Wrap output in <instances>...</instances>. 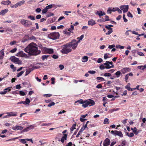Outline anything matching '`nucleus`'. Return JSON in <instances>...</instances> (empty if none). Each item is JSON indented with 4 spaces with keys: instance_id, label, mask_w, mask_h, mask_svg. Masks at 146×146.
Here are the masks:
<instances>
[{
    "instance_id": "f257e3e1",
    "label": "nucleus",
    "mask_w": 146,
    "mask_h": 146,
    "mask_svg": "<svg viewBox=\"0 0 146 146\" xmlns=\"http://www.w3.org/2000/svg\"><path fill=\"white\" fill-rule=\"evenodd\" d=\"M35 44L31 43L24 49V51L31 55H36L40 54V51L38 50Z\"/></svg>"
},
{
    "instance_id": "f03ea898",
    "label": "nucleus",
    "mask_w": 146,
    "mask_h": 146,
    "mask_svg": "<svg viewBox=\"0 0 146 146\" xmlns=\"http://www.w3.org/2000/svg\"><path fill=\"white\" fill-rule=\"evenodd\" d=\"M75 102V103L79 102L80 104H82V106L84 108L88 106H93L95 104L94 101L90 99L86 101H83L81 99L76 101Z\"/></svg>"
},
{
    "instance_id": "7ed1b4c3",
    "label": "nucleus",
    "mask_w": 146,
    "mask_h": 146,
    "mask_svg": "<svg viewBox=\"0 0 146 146\" xmlns=\"http://www.w3.org/2000/svg\"><path fill=\"white\" fill-rule=\"evenodd\" d=\"M62 49L60 52L63 54H67L72 51V49L71 48L68 43L62 45Z\"/></svg>"
},
{
    "instance_id": "20e7f679",
    "label": "nucleus",
    "mask_w": 146,
    "mask_h": 146,
    "mask_svg": "<svg viewBox=\"0 0 146 146\" xmlns=\"http://www.w3.org/2000/svg\"><path fill=\"white\" fill-rule=\"evenodd\" d=\"M60 36L58 32H54L49 34L48 37L52 40H56Z\"/></svg>"
},
{
    "instance_id": "39448f33",
    "label": "nucleus",
    "mask_w": 146,
    "mask_h": 146,
    "mask_svg": "<svg viewBox=\"0 0 146 146\" xmlns=\"http://www.w3.org/2000/svg\"><path fill=\"white\" fill-rule=\"evenodd\" d=\"M78 43L76 40L73 39L71 42L68 43V44L71 48L75 50L77 46Z\"/></svg>"
},
{
    "instance_id": "423d86ee",
    "label": "nucleus",
    "mask_w": 146,
    "mask_h": 146,
    "mask_svg": "<svg viewBox=\"0 0 146 146\" xmlns=\"http://www.w3.org/2000/svg\"><path fill=\"white\" fill-rule=\"evenodd\" d=\"M21 23L25 27H29L32 25V23L31 21L24 19L21 20Z\"/></svg>"
},
{
    "instance_id": "0eeeda50",
    "label": "nucleus",
    "mask_w": 146,
    "mask_h": 146,
    "mask_svg": "<svg viewBox=\"0 0 146 146\" xmlns=\"http://www.w3.org/2000/svg\"><path fill=\"white\" fill-rule=\"evenodd\" d=\"M104 64L106 66V68L107 69L113 68L114 67V66L112 62H109L107 61L106 63Z\"/></svg>"
},
{
    "instance_id": "6e6552de",
    "label": "nucleus",
    "mask_w": 146,
    "mask_h": 146,
    "mask_svg": "<svg viewBox=\"0 0 146 146\" xmlns=\"http://www.w3.org/2000/svg\"><path fill=\"white\" fill-rule=\"evenodd\" d=\"M111 133L115 136L117 135L120 137H122L123 136V135L122 132L120 131H118L117 130L113 131L112 130L111 131Z\"/></svg>"
},
{
    "instance_id": "1a4fd4ad",
    "label": "nucleus",
    "mask_w": 146,
    "mask_h": 146,
    "mask_svg": "<svg viewBox=\"0 0 146 146\" xmlns=\"http://www.w3.org/2000/svg\"><path fill=\"white\" fill-rule=\"evenodd\" d=\"M11 61L19 64H22L21 61L20 60L19 58L16 57L15 56H13L12 57Z\"/></svg>"
},
{
    "instance_id": "9d476101",
    "label": "nucleus",
    "mask_w": 146,
    "mask_h": 146,
    "mask_svg": "<svg viewBox=\"0 0 146 146\" xmlns=\"http://www.w3.org/2000/svg\"><path fill=\"white\" fill-rule=\"evenodd\" d=\"M119 8L121 10L123 11V13H125L128 11L129 6L128 5H123L120 6Z\"/></svg>"
},
{
    "instance_id": "9b49d317",
    "label": "nucleus",
    "mask_w": 146,
    "mask_h": 146,
    "mask_svg": "<svg viewBox=\"0 0 146 146\" xmlns=\"http://www.w3.org/2000/svg\"><path fill=\"white\" fill-rule=\"evenodd\" d=\"M6 114H8V115L10 117L12 116L15 117L17 115V113L15 111L7 112L6 113Z\"/></svg>"
},
{
    "instance_id": "f8f14e48",
    "label": "nucleus",
    "mask_w": 146,
    "mask_h": 146,
    "mask_svg": "<svg viewBox=\"0 0 146 146\" xmlns=\"http://www.w3.org/2000/svg\"><path fill=\"white\" fill-rule=\"evenodd\" d=\"M110 143V141L109 139L107 138L104 141L103 145L104 146L108 145V146Z\"/></svg>"
},
{
    "instance_id": "ddd939ff",
    "label": "nucleus",
    "mask_w": 146,
    "mask_h": 146,
    "mask_svg": "<svg viewBox=\"0 0 146 146\" xmlns=\"http://www.w3.org/2000/svg\"><path fill=\"white\" fill-rule=\"evenodd\" d=\"M33 126L32 125H31L29 127H27L24 129L23 131L24 132H27L29 131L30 130L33 129Z\"/></svg>"
},
{
    "instance_id": "4468645a",
    "label": "nucleus",
    "mask_w": 146,
    "mask_h": 146,
    "mask_svg": "<svg viewBox=\"0 0 146 146\" xmlns=\"http://www.w3.org/2000/svg\"><path fill=\"white\" fill-rule=\"evenodd\" d=\"M25 55V53H23V51H21L17 54L16 56H18L24 57Z\"/></svg>"
},
{
    "instance_id": "2eb2a0df",
    "label": "nucleus",
    "mask_w": 146,
    "mask_h": 146,
    "mask_svg": "<svg viewBox=\"0 0 146 146\" xmlns=\"http://www.w3.org/2000/svg\"><path fill=\"white\" fill-rule=\"evenodd\" d=\"M130 71V69L129 68H124L122 70V71L123 73L124 74L125 72H129Z\"/></svg>"
},
{
    "instance_id": "dca6fc26",
    "label": "nucleus",
    "mask_w": 146,
    "mask_h": 146,
    "mask_svg": "<svg viewBox=\"0 0 146 146\" xmlns=\"http://www.w3.org/2000/svg\"><path fill=\"white\" fill-rule=\"evenodd\" d=\"M96 23L92 19H91L90 20H89L88 21V25H91L92 26L93 25H95L96 24Z\"/></svg>"
},
{
    "instance_id": "f3484780",
    "label": "nucleus",
    "mask_w": 146,
    "mask_h": 146,
    "mask_svg": "<svg viewBox=\"0 0 146 146\" xmlns=\"http://www.w3.org/2000/svg\"><path fill=\"white\" fill-rule=\"evenodd\" d=\"M67 135L66 134H64V135L62 137L60 141L62 143H63L65 140H66V138Z\"/></svg>"
},
{
    "instance_id": "a211bd4d",
    "label": "nucleus",
    "mask_w": 146,
    "mask_h": 146,
    "mask_svg": "<svg viewBox=\"0 0 146 146\" xmlns=\"http://www.w3.org/2000/svg\"><path fill=\"white\" fill-rule=\"evenodd\" d=\"M116 11L115 9L114 8H112L109 7L107 11V13H108L111 14V11L115 12Z\"/></svg>"
},
{
    "instance_id": "6ab92c4d",
    "label": "nucleus",
    "mask_w": 146,
    "mask_h": 146,
    "mask_svg": "<svg viewBox=\"0 0 146 146\" xmlns=\"http://www.w3.org/2000/svg\"><path fill=\"white\" fill-rule=\"evenodd\" d=\"M45 51L49 54H52L53 53V49L52 48H46Z\"/></svg>"
},
{
    "instance_id": "aec40b11",
    "label": "nucleus",
    "mask_w": 146,
    "mask_h": 146,
    "mask_svg": "<svg viewBox=\"0 0 146 146\" xmlns=\"http://www.w3.org/2000/svg\"><path fill=\"white\" fill-rule=\"evenodd\" d=\"M11 3L10 1L8 0L7 1H2L1 2V3L2 4L4 5H8L10 4Z\"/></svg>"
},
{
    "instance_id": "412c9836",
    "label": "nucleus",
    "mask_w": 146,
    "mask_h": 146,
    "mask_svg": "<svg viewBox=\"0 0 146 146\" xmlns=\"http://www.w3.org/2000/svg\"><path fill=\"white\" fill-rule=\"evenodd\" d=\"M8 11L7 9H5L4 10H2L0 12V15H3Z\"/></svg>"
},
{
    "instance_id": "4be33fe9",
    "label": "nucleus",
    "mask_w": 146,
    "mask_h": 146,
    "mask_svg": "<svg viewBox=\"0 0 146 146\" xmlns=\"http://www.w3.org/2000/svg\"><path fill=\"white\" fill-rule=\"evenodd\" d=\"M137 68L142 70H144L146 68V65L144 66H137Z\"/></svg>"
},
{
    "instance_id": "5701e85b",
    "label": "nucleus",
    "mask_w": 146,
    "mask_h": 146,
    "mask_svg": "<svg viewBox=\"0 0 146 146\" xmlns=\"http://www.w3.org/2000/svg\"><path fill=\"white\" fill-rule=\"evenodd\" d=\"M119 108H116V109L113 108V109H111L110 110H109V112L110 113H112L113 112V111H116L118 110H119Z\"/></svg>"
},
{
    "instance_id": "b1692460",
    "label": "nucleus",
    "mask_w": 146,
    "mask_h": 146,
    "mask_svg": "<svg viewBox=\"0 0 146 146\" xmlns=\"http://www.w3.org/2000/svg\"><path fill=\"white\" fill-rule=\"evenodd\" d=\"M76 124H74L72 125V127L70 128L71 133H72V132L74 130V129H76Z\"/></svg>"
},
{
    "instance_id": "393cba45",
    "label": "nucleus",
    "mask_w": 146,
    "mask_h": 146,
    "mask_svg": "<svg viewBox=\"0 0 146 146\" xmlns=\"http://www.w3.org/2000/svg\"><path fill=\"white\" fill-rule=\"evenodd\" d=\"M82 59L83 60L82 61V62H87L88 60V57L86 56H85L83 57Z\"/></svg>"
},
{
    "instance_id": "a878e982",
    "label": "nucleus",
    "mask_w": 146,
    "mask_h": 146,
    "mask_svg": "<svg viewBox=\"0 0 146 146\" xmlns=\"http://www.w3.org/2000/svg\"><path fill=\"white\" fill-rule=\"evenodd\" d=\"M133 56L134 57H136L137 55L135 54V53L137 52V50H133L131 51Z\"/></svg>"
},
{
    "instance_id": "bb28decb",
    "label": "nucleus",
    "mask_w": 146,
    "mask_h": 146,
    "mask_svg": "<svg viewBox=\"0 0 146 146\" xmlns=\"http://www.w3.org/2000/svg\"><path fill=\"white\" fill-rule=\"evenodd\" d=\"M109 119L107 118H106L104 120V124H106L109 123Z\"/></svg>"
},
{
    "instance_id": "cd10ccee",
    "label": "nucleus",
    "mask_w": 146,
    "mask_h": 146,
    "mask_svg": "<svg viewBox=\"0 0 146 146\" xmlns=\"http://www.w3.org/2000/svg\"><path fill=\"white\" fill-rule=\"evenodd\" d=\"M55 6V5L54 4L49 5L46 6V9H47L48 10L50 9L53 6Z\"/></svg>"
},
{
    "instance_id": "c85d7f7f",
    "label": "nucleus",
    "mask_w": 146,
    "mask_h": 146,
    "mask_svg": "<svg viewBox=\"0 0 146 146\" xmlns=\"http://www.w3.org/2000/svg\"><path fill=\"white\" fill-rule=\"evenodd\" d=\"M25 1L23 0L22 1H19L17 3H18V4L19 6H20L21 5L25 3Z\"/></svg>"
},
{
    "instance_id": "c756f323",
    "label": "nucleus",
    "mask_w": 146,
    "mask_h": 146,
    "mask_svg": "<svg viewBox=\"0 0 146 146\" xmlns=\"http://www.w3.org/2000/svg\"><path fill=\"white\" fill-rule=\"evenodd\" d=\"M137 130L136 127L134 128V130H133V132L135 135H137L139 133V132L137 131Z\"/></svg>"
},
{
    "instance_id": "7c9ffc66",
    "label": "nucleus",
    "mask_w": 146,
    "mask_h": 146,
    "mask_svg": "<svg viewBox=\"0 0 146 146\" xmlns=\"http://www.w3.org/2000/svg\"><path fill=\"white\" fill-rule=\"evenodd\" d=\"M116 47L117 48H119L120 49H122L124 48L123 46H121L120 45H117L116 46Z\"/></svg>"
},
{
    "instance_id": "2f4dec72",
    "label": "nucleus",
    "mask_w": 146,
    "mask_h": 146,
    "mask_svg": "<svg viewBox=\"0 0 146 146\" xmlns=\"http://www.w3.org/2000/svg\"><path fill=\"white\" fill-rule=\"evenodd\" d=\"M130 85V84L129 83H128L125 87V88L129 91H130V89H131V88L129 86Z\"/></svg>"
},
{
    "instance_id": "473e14b6",
    "label": "nucleus",
    "mask_w": 146,
    "mask_h": 146,
    "mask_svg": "<svg viewBox=\"0 0 146 146\" xmlns=\"http://www.w3.org/2000/svg\"><path fill=\"white\" fill-rule=\"evenodd\" d=\"M84 37V35H81L80 36L79 38H78L77 39H78V41H77V42L79 43L80 40H82V39Z\"/></svg>"
},
{
    "instance_id": "72a5a7b5",
    "label": "nucleus",
    "mask_w": 146,
    "mask_h": 146,
    "mask_svg": "<svg viewBox=\"0 0 146 146\" xmlns=\"http://www.w3.org/2000/svg\"><path fill=\"white\" fill-rule=\"evenodd\" d=\"M64 33L66 35H68L69 36L70 35V33L69 31H67L66 29L64 31Z\"/></svg>"
},
{
    "instance_id": "f704fd0d",
    "label": "nucleus",
    "mask_w": 146,
    "mask_h": 146,
    "mask_svg": "<svg viewBox=\"0 0 146 146\" xmlns=\"http://www.w3.org/2000/svg\"><path fill=\"white\" fill-rule=\"evenodd\" d=\"M96 79L98 80H101L102 81H104L105 80L104 78H103L102 77H97L96 78Z\"/></svg>"
},
{
    "instance_id": "c9c22d12",
    "label": "nucleus",
    "mask_w": 146,
    "mask_h": 146,
    "mask_svg": "<svg viewBox=\"0 0 146 146\" xmlns=\"http://www.w3.org/2000/svg\"><path fill=\"white\" fill-rule=\"evenodd\" d=\"M105 65H104V64L101 65L100 66V68L101 70L104 69L106 68V66L105 67Z\"/></svg>"
},
{
    "instance_id": "e433bc0d",
    "label": "nucleus",
    "mask_w": 146,
    "mask_h": 146,
    "mask_svg": "<svg viewBox=\"0 0 146 146\" xmlns=\"http://www.w3.org/2000/svg\"><path fill=\"white\" fill-rule=\"evenodd\" d=\"M26 140V139H21L20 140L21 141V142L23 144H25L27 142Z\"/></svg>"
},
{
    "instance_id": "4c0bfd02",
    "label": "nucleus",
    "mask_w": 146,
    "mask_h": 146,
    "mask_svg": "<svg viewBox=\"0 0 146 146\" xmlns=\"http://www.w3.org/2000/svg\"><path fill=\"white\" fill-rule=\"evenodd\" d=\"M121 74V72L119 71H118L115 73V74L117 76V77L118 78L120 76Z\"/></svg>"
},
{
    "instance_id": "58836bf2",
    "label": "nucleus",
    "mask_w": 146,
    "mask_h": 146,
    "mask_svg": "<svg viewBox=\"0 0 146 146\" xmlns=\"http://www.w3.org/2000/svg\"><path fill=\"white\" fill-rule=\"evenodd\" d=\"M19 94L22 96H24L26 94L22 91H19Z\"/></svg>"
},
{
    "instance_id": "ea45409f",
    "label": "nucleus",
    "mask_w": 146,
    "mask_h": 146,
    "mask_svg": "<svg viewBox=\"0 0 146 146\" xmlns=\"http://www.w3.org/2000/svg\"><path fill=\"white\" fill-rule=\"evenodd\" d=\"M28 18L31 19V20L33 21L35 20V17L34 16L32 15H30L28 17Z\"/></svg>"
},
{
    "instance_id": "a19ab883",
    "label": "nucleus",
    "mask_w": 146,
    "mask_h": 146,
    "mask_svg": "<svg viewBox=\"0 0 146 146\" xmlns=\"http://www.w3.org/2000/svg\"><path fill=\"white\" fill-rule=\"evenodd\" d=\"M49 55H43L42 57V60H44L45 59H47Z\"/></svg>"
},
{
    "instance_id": "79ce46f5",
    "label": "nucleus",
    "mask_w": 146,
    "mask_h": 146,
    "mask_svg": "<svg viewBox=\"0 0 146 146\" xmlns=\"http://www.w3.org/2000/svg\"><path fill=\"white\" fill-rule=\"evenodd\" d=\"M24 73V71H21L17 75V77H19L21 76Z\"/></svg>"
},
{
    "instance_id": "37998d69",
    "label": "nucleus",
    "mask_w": 146,
    "mask_h": 146,
    "mask_svg": "<svg viewBox=\"0 0 146 146\" xmlns=\"http://www.w3.org/2000/svg\"><path fill=\"white\" fill-rule=\"evenodd\" d=\"M55 104V103L54 102H52L51 103H49L48 105V106L50 107L52 106H54Z\"/></svg>"
},
{
    "instance_id": "c03bdc74",
    "label": "nucleus",
    "mask_w": 146,
    "mask_h": 146,
    "mask_svg": "<svg viewBox=\"0 0 146 146\" xmlns=\"http://www.w3.org/2000/svg\"><path fill=\"white\" fill-rule=\"evenodd\" d=\"M54 15V14L52 13H47L46 16L47 17H49L51 16H53Z\"/></svg>"
},
{
    "instance_id": "a18cd8bd",
    "label": "nucleus",
    "mask_w": 146,
    "mask_h": 146,
    "mask_svg": "<svg viewBox=\"0 0 146 146\" xmlns=\"http://www.w3.org/2000/svg\"><path fill=\"white\" fill-rule=\"evenodd\" d=\"M25 102V103L26 104H29L30 102V101L29 98H27L26 99Z\"/></svg>"
},
{
    "instance_id": "49530a36",
    "label": "nucleus",
    "mask_w": 146,
    "mask_h": 146,
    "mask_svg": "<svg viewBox=\"0 0 146 146\" xmlns=\"http://www.w3.org/2000/svg\"><path fill=\"white\" fill-rule=\"evenodd\" d=\"M88 73L90 74H95L96 72L94 70H90L88 71Z\"/></svg>"
},
{
    "instance_id": "de8ad7c7",
    "label": "nucleus",
    "mask_w": 146,
    "mask_h": 146,
    "mask_svg": "<svg viewBox=\"0 0 146 146\" xmlns=\"http://www.w3.org/2000/svg\"><path fill=\"white\" fill-rule=\"evenodd\" d=\"M108 54H110L109 53H106L104 54V58L105 59H107V58H109Z\"/></svg>"
},
{
    "instance_id": "09e8293b",
    "label": "nucleus",
    "mask_w": 146,
    "mask_h": 146,
    "mask_svg": "<svg viewBox=\"0 0 146 146\" xmlns=\"http://www.w3.org/2000/svg\"><path fill=\"white\" fill-rule=\"evenodd\" d=\"M129 77V75L128 74H127L125 75V81L126 82H127V80L128 79Z\"/></svg>"
},
{
    "instance_id": "8fccbe9b",
    "label": "nucleus",
    "mask_w": 146,
    "mask_h": 146,
    "mask_svg": "<svg viewBox=\"0 0 146 146\" xmlns=\"http://www.w3.org/2000/svg\"><path fill=\"white\" fill-rule=\"evenodd\" d=\"M127 16L129 17H131V18L133 17V15L129 12H128L127 13Z\"/></svg>"
},
{
    "instance_id": "3c124183",
    "label": "nucleus",
    "mask_w": 146,
    "mask_h": 146,
    "mask_svg": "<svg viewBox=\"0 0 146 146\" xmlns=\"http://www.w3.org/2000/svg\"><path fill=\"white\" fill-rule=\"evenodd\" d=\"M17 48H15L14 49L11 50V51H10V52L12 53H14L16 51V50H17Z\"/></svg>"
},
{
    "instance_id": "603ef678",
    "label": "nucleus",
    "mask_w": 146,
    "mask_h": 146,
    "mask_svg": "<svg viewBox=\"0 0 146 146\" xmlns=\"http://www.w3.org/2000/svg\"><path fill=\"white\" fill-rule=\"evenodd\" d=\"M111 74L110 73H106L104 74L105 76H111Z\"/></svg>"
},
{
    "instance_id": "864d4df0",
    "label": "nucleus",
    "mask_w": 146,
    "mask_h": 146,
    "mask_svg": "<svg viewBox=\"0 0 146 146\" xmlns=\"http://www.w3.org/2000/svg\"><path fill=\"white\" fill-rule=\"evenodd\" d=\"M97 14H98L99 16H102L103 15L102 12V11H100V12L98 11L97 12Z\"/></svg>"
},
{
    "instance_id": "5fc2aeb1",
    "label": "nucleus",
    "mask_w": 146,
    "mask_h": 146,
    "mask_svg": "<svg viewBox=\"0 0 146 146\" xmlns=\"http://www.w3.org/2000/svg\"><path fill=\"white\" fill-rule=\"evenodd\" d=\"M52 94H44V96L45 97H50L52 96Z\"/></svg>"
},
{
    "instance_id": "6e6d98bb",
    "label": "nucleus",
    "mask_w": 146,
    "mask_h": 146,
    "mask_svg": "<svg viewBox=\"0 0 146 146\" xmlns=\"http://www.w3.org/2000/svg\"><path fill=\"white\" fill-rule=\"evenodd\" d=\"M123 17L124 22H126L127 21V20L125 18V14L123 15Z\"/></svg>"
},
{
    "instance_id": "4d7b16f0",
    "label": "nucleus",
    "mask_w": 146,
    "mask_h": 146,
    "mask_svg": "<svg viewBox=\"0 0 146 146\" xmlns=\"http://www.w3.org/2000/svg\"><path fill=\"white\" fill-rule=\"evenodd\" d=\"M115 10L116 11H117L119 13H122V11L118 8H116L115 9Z\"/></svg>"
},
{
    "instance_id": "13d9d810",
    "label": "nucleus",
    "mask_w": 146,
    "mask_h": 146,
    "mask_svg": "<svg viewBox=\"0 0 146 146\" xmlns=\"http://www.w3.org/2000/svg\"><path fill=\"white\" fill-rule=\"evenodd\" d=\"M29 39L31 40H36V38L35 36H33L29 37Z\"/></svg>"
},
{
    "instance_id": "bf43d9fd",
    "label": "nucleus",
    "mask_w": 146,
    "mask_h": 146,
    "mask_svg": "<svg viewBox=\"0 0 146 146\" xmlns=\"http://www.w3.org/2000/svg\"><path fill=\"white\" fill-rule=\"evenodd\" d=\"M137 54L138 55H139L140 56H144V54L143 53L141 52H137Z\"/></svg>"
},
{
    "instance_id": "052dcab7",
    "label": "nucleus",
    "mask_w": 146,
    "mask_h": 146,
    "mask_svg": "<svg viewBox=\"0 0 146 146\" xmlns=\"http://www.w3.org/2000/svg\"><path fill=\"white\" fill-rule=\"evenodd\" d=\"M105 28L109 30H112V28L106 25L105 26Z\"/></svg>"
},
{
    "instance_id": "680f3d73",
    "label": "nucleus",
    "mask_w": 146,
    "mask_h": 146,
    "mask_svg": "<svg viewBox=\"0 0 146 146\" xmlns=\"http://www.w3.org/2000/svg\"><path fill=\"white\" fill-rule=\"evenodd\" d=\"M23 127L20 126L19 125H17V130H21L23 129Z\"/></svg>"
},
{
    "instance_id": "e2e57ef3",
    "label": "nucleus",
    "mask_w": 146,
    "mask_h": 146,
    "mask_svg": "<svg viewBox=\"0 0 146 146\" xmlns=\"http://www.w3.org/2000/svg\"><path fill=\"white\" fill-rule=\"evenodd\" d=\"M115 44H112L111 45H109L108 46V48L110 49H111L115 47Z\"/></svg>"
},
{
    "instance_id": "0e129e2a",
    "label": "nucleus",
    "mask_w": 146,
    "mask_h": 146,
    "mask_svg": "<svg viewBox=\"0 0 146 146\" xmlns=\"http://www.w3.org/2000/svg\"><path fill=\"white\" fill-rule=\"evenodd\" d=\"M0 55L4 56V54L3 49H2L0 51Z\"/></svg>"
},
{
    "instance_id": "69168bd1",
    "label": "nucleus",
    "mask_w": 146,
    "mask_h": 146,
    "mask_svg": "<svg viewBox=\"0 0 146 146\" xmlns=\"http://www.w3.org/2000/svg\"><path fill=\"white\" fill-rule=\"evenodd\" d=\"M59 68H60V70H62L64 69V65L62 64H60L59 65Z\"/></svg>"
},
{
    "instance_id": "338daca9",
    "label": "nucleus",
    "mask_w": 146,
    "mask_h": 146,
    "mask_svg": "<svg viewBox=\"0 0 146 146\" xmlns=\"http://www.w3.org/2000/svg\"><path fill=\"white\" fill-rule=\"evenodd\" d=\"M102 86L101 84H98L96 86V88H100L102 87Z\"/></svg>"
},
{
    "instance_id": "774afa93",
    "label": "nucleus",
    "mask_w": 146,
    "mask_h": 146,
    "mask_svg": "<svg viewBox=\"0 0 146 146\" xmlns=\"http://www.w3.org/2000/svg\"><path fill=\"white\" fill-rule=\"evenodd\" d=\"M47 9H46V7L45 8L43 9L42 11V13L43 14L47 12Z\"/></svg>"
}]
</instances>
